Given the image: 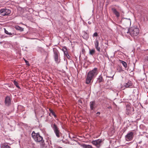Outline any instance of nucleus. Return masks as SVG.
Instances as JSON below:
<instances>
[{
    "label": "nucleus",
    "instance_id": "obj_41",
    "mask_svg": "<svg viewBox=\"0 0 148 148\" xmlns=\"http://www.w3.org/2000/svg\"><path fill=\"white\" fill-rule=\"evenodd\" d=\"M104 44L105 45H108V42H106L105 43H104Z\"/></svg>",
    "mask_w": 148,
    "mask_h": 148
},
{
    "label": "nucleus",
    "instance_id": "obj_8",
    "mask_svg": "<svg viewBox=\"0 0 148 148\" xmlns=\"http://www.w3.org/2000/svg\"><path fill=\"white\" fill-rule=\"evenodd\" d=\"M121 23L123 25L126 26L127 25H130L131 23V21L130 19H127L123 18H122L121 21Z\"/></svg>",
    "mask_w": 148,
    "mask_h": 148
},
{
    "label": "nucleus",
    "instance_id": "obj_43",
    "mask_svg": "<svg viewBox=\"0 0 148 148\" xmlns=\"http://www.w3.org/2000/svg\"><path fill=\"white\" fill-rule=\"evenodd\" d=\"M61 141L63 142V143H65V141L64 140H62Z\"/></svg>",
    "mask_w": 148,
    "mask_h": 148
},
{
    "label": "nucleus",
    "instance_id": "obj_7",
    "mask_svg": "<svg viewBox=\"0 0 148 148\" xmlns=\"http://www.w3.org/2000/svg\"><path fill=\"white\" fill-rule=\"evenodd\" d=\"M102 141V139H98L97 140L92 141L91 143L96 147L99 148L100 147Z\"/></svg>",
    "mask_w": 148,
    "mask_h": 148
},
{
    "label": "nucleus",
    "instance_id": "obj_36",
    "mask_svg": "<svg viewBox=\"0 0 148 148\" xmlns=\"http://www.w3.org/2000/svg\"><path fill=\"white\" fill-rule=\"evenodd\" d=\"M78 102L79 103H80L81 104H82L83 103L81 99L78 100Z\"/></svg>",
    "mask_w": 148,
    "mask_h": 148
},
{
    "label": "nucleus",
    "instance_id": "obj_2",
    "mask_svg": "<svg viewBox=\"0 0 148 148\" xmlns=\"http://www.w3.org/2000/svg\"><path fill=\"white\" fill-rule=\"evenodd\" d=\"M32 137L35 141L40 143L41 146L42 147H45V144L44 140H43L42 137L40 135L39 132L36 133L35 132L33 131L32 133Z\"/></svg>",
    "mask_w": 148,
    "mask_h": 148
},
{
    "label": "nucleus",
    "instance_id": "obj_49",
    "mask_svg": "<svg viewBox=\"0 0 148 148\" xmlns=\"http://www.w3.org/2000/svg\"><path fill=\"white\" fill-rule=\"evenodd\" d=\"M73 138H75V136H73L72 137Z\"/></svg>",
    "mask_w": 148,
    "mask_h": 148
},
{
    "label": "nucleus",
    "instance_id": "obj_45",
    "mask_svg": "<svg viewBox=\"0 0 148 148\" xmlns=\"http://www.w3.org/2000/svg\"><path fill=\"white\" fill-rule=\"evenodd\" d=\"M135 91V92H138V91L136 90H134V91H133V92H134V91Z\"/></svg>",
    "mask_w": 148,
    "mask_h": 148
},
{
    "label": "nucleus",
    "instance_id": "obj_44",
    "mask_svg": "<svg viewBox=\"0 0 148 148\" xmlns=\"http://www.w3.org/2000/svg\"><path fill=\"white\" fill-rule=\"evenodd\" d=\"M108 108L110 109L111 108V107L110 106H109L108 107H107Z\"/></svg>",
    "mask_w": 148,
    "mask_h": 148
},
{
    "label": "nucleus",
    "instance_id": "obj_29",
    "mask_svg": "<svg viewBox=\"0 0 148 148\" xmlns=\"http://www.w3.org/2000/svg\"><path fill=\"white\" fill-rule=\"evenodd\" d=\"M93 37H97V36H98V33L97 32H95L93 35Z\"/></svg>",
    "mask_w": 148,
    "mask_h": 148
},
{
    "label": "nucleus",
    "instance_id": "obj_34",
    "mask_svg": "<svg viewBox=\"0 0 148 148\" xmlns=\"http://www.w3.org/2000/svg\"><path fill=\"white\" fill-rule=\"evenodd\" d=\"M8 34L10 35L14 36V33H10V32H9Z\"/></svg>",
    "mask_w": 148,
    "mask_h": 148
},
{
    "label": "nucleus",
    "instance_id": "obj_1",
    "mask_svg": "<svg viewBox=\"0 0 148 148\" xmlns=\"http://www.w3.org/2000/svg\"><path fill=\"white\" fill-rule=\"evenodd\" d=\"M98 73V71L97 68H95L93 70L90 71L87 74L86 83L89 84L93 81Z\"/></svg>",
    "mask_w": 148,
    "mask_h": 148
},
{
    "label": "nucleus",
    "instance_id": "obj_17",
    "mask_svg": "<svg viewBox=\"0 0 148 148\" xmlns=\"http://www.w3.org/2000/svg\"><path fill=\"white\" fill-rule=\"evenodd\" d=\"M82 33L83 34L82 36L83 38L87 40L89 38V37L88 34L85 31H83Z\"/></svg>",
    "mask_w": 148,
    "mask_h": 148
},
{
    "label": "nucleus",
    "instance_id": "obj_27",
    "mask_svg": "<svg viewBox=\"0 0 148 148\" xmlns=\"http://www.w3.org/2000/svg\"><path fill=\"white\" fill-rule=\"evenodd\" d=\"M2 147L3 148H11L9 146L7 145L5 143H4L2 144Z\"/></svg>",
    "mask_w": 148,
    "mask_h": 148
},
{
    "label": "nucleus",
    "instance_id": "obj_10",
    "mask_svg": "<svg viewBox=\"0 0 148 148\" xmlns=\"http://www.w3.org/2000/svg\"><path fill=\"white\" fill-rule=\"evenodd\" d=\"M134 133L132 132H130L128 133L125 136V138L127 140H131L133 138Z\"/></svg>",
    "mask_w": 148,
    "mask_h": 148
},
{
    "label": "nucleus",
    "instance_id": "obj_15",
    "mask_svg": "<svg viewBox=\"0 0 148 148\" xmlns=\"http://www.w3.org/2000/svg\"><path fill=\"white\" fill-rule=\"evenodd\" d=\"M37 51L38 52H40L41 53H43L45 55H47V56L48 55L47 52L45 51L44 49L41 47H38L37 48Z\"/></svg>",
    "mask_w": 148,
    "mask_h": 148
},
{
    "label": "nucleus",
    "instance_id": "obj_38",
    "mask_svg": "<svg viewBox=\"0 0 148 148\" xmlns=\"http://www.w3.org/2000/svg\"><path fill=\"white\" fill-rule=\"evenodd\" d=\"M49 110L51 113H52L53 112H54L53 110L50 108L49 109Z\"/></svg>",
    "mask_w": 148,
    "mask_h": 148
},
{
    "label": "nucleus",
    "instance_id": "obj_35",
    "mask_svg": "<svg viewBox=\"0 0 148 148\" xmlns=\"http://www.w3.org/2000/svg\"><path fill=\"white\" fill-rule=\"evenodd\" d=\"M100 114V112H97L96 113V116H98Z\"/></svg>",
    "mask_w": 148,
    "mask_h": 148
},
{
    "label": "nucleus",
    "instance_id": "obj_26",
    "mask_svg": "<svg viewBox=\"0 0 148 148\" xmlns=\"http://www.w3.org/2000/svg\"><path fill=\"white\" fill-rule=\"evenodd\" d=\"M95 50L94 49H92L91 50H90L89 53L90 55L93 56L95 54Z\"/></svg>",
    "mask_w": 148,
    "mask_h": 148
},
{
    "label": "nucleus",
    "instance_id": "obj_24",
    "mask_svg": "<svg viewBox=\"0 0 148 148\" xmlns=\"http://www.w3.org/2000/svg\"><path fill=\"white\" fill-rule=\"evenodd\" d=\"M81 146L83 148H92V146L90 145H86L84 144H82L81 145Z\"/></svg>",
    "mask_w": 148,
    "mask_h": 148
},
{
    "label": "nucleus",
    "instance_id": "obj_33",
    "mask_svg": "<svg viewBox=\"0 0 148 148\" xmlns=\"http://www.w3.org/2000/svg\"><path fill=\"white\" fill-rule=\"evenodd\" d=\"M65 56H66L67 58L68 59H70L71 58L70 56L69 55V54L67 55H66Z\"/></svg>",
    "mask_w": 148,
    "mask_h": 148
},
{
    "label": "nucleus",
    "instance_id": "obj_50",
    "mask_svg": "<svg viewBox=\"0 0 148 148\" xmlns=\"http://www.w3.org/2000/svg\"><path fill=\"white\" fill-rule=\"evenodd\" d=\"M147 60L148 61V56L147 57Z\"/></svg>",
    "mask_w": 148,
    "mask_h": 148
},
{
    "label": "nucleus",
    "instance_id": "obj_6",
    "mask_svg": "<svg viewBox=\"0 0 148 148\" xmlns=\"http://www.w3.org/2000/svg\"><path fill=\"white\" fill-rule=\"evenodd\" d=\"M10 10L7 9H2L0 10V14L2 16L9 15L11 13Z\"/></svg>",
    "mask_w": 148,
    "mask_h": 148
},
{
    "label": "nucleus",
    "instance_id": "obj_14",
    "mask_svg": "<svg viewBox=\"0 0 148 148\" xmlns=\"http://www.w3.org/2000/svg\"><path fill=\"white\" fill-rule=\"evenodd\" d=\"M95 103V101H91L90 103V108L91 110H93L96 108Z\"/></svg>",
    "mask_w": 148,
    "mask_h": 148
},
{
    "label": "nucleus",
    "instance_id": "obj_12",
    "mask_svg": "<svg viewBox=\"0 0 148 148\" xmlns=\"http://www.w3.org/2000/svg\"><path fill=\"white\" fill-rule=\"evenodd\" d=\"M11 100L10 97L8 96H6L5 99V104L7 106H9L11 104Z\"/></svg>",
    "mask_w": 148,
    "mask_h": 148
},
{
    "label": "nucleus",
    "instance_id": "obj_3",
    "mask_svg": "<svg viewBox=\"0 0 148 148\" xmlns=\"http://www.w3.org/2000/svg\"><path fill=\"white\" fill-rule=\"evenodd\" d=\"M53 57L56 63L58 64L60 62V54L58 51L55 48H53Z\"/></svg>",
    "mask_w": 148,
    "mask_h": 148
},
{
    "label": "nucleus",
    "instance_id": "obj_31",
    "mask_svg": "<svg viewBox=\"0 0 148 148\" xmlns=\"http://www.w3.org/2000/svg\"><path fill=\"white\" fill-rule=\"evenodd\" d=\"M51 114H52V115L54 116V117H55V118L56 117H57L56 115V114H55V113L54 112H53Z\"/></svg>",
    "mask_w": 148,
    "mask_h": 148
},
{
    "label": "nucleus",
    "instance_id": "obj_37",
    "mask_svg": "<svg viewBox=\"0 0 148 148\" xmlns=\"http://www.w3.org/2000/svg\"><path fill=\"white\" fill-rule=\"evenodd\" d=\"M49 110L51 113H52L53 112H54L53 110L50 108L49 109Z\"/></svg>",
    "mask_w": 148,
    "mask_h": 148
},
{
    "label": "nucleus",
    "instance_id": "obj_42",
    "mask_svg": "<svg viewBox=\"0 0 148 148\" xmlns=\"http://www.w3.org/2000/svg\"><path fill=\"white\" fill-rule=\"evenodd\" d=\"M82 52L84 53V52L85 51V49H82Z\"/></svg>",
    "mask_w": 148,
    "mask_h": 148
},
{
    "label": "nucleus",
    "instance_id": "obj_9",
    "mask_svg": "<svg viewBox=\"0 0 148 148\" xmlns=\"http://www.w3.org/2000/svg\"><path fill=\"white\" fill-rule=\"evenodd\" d=\"M133 111V108L131 107L129 104H127L126 106V114L127 115L131 114Z\"/></svg>",
    "mask_w": 148,
    "mask_h": 148
},
{
    "label": "nucleus",
    "instance_id": "obj_22",
    "mask_svg": "<svg viewBox=\"0 0 148 148\" xmlns=\"http://www.w3.org/2000/svg\"><path fill=\"white\" fill-rule=\"evenodd\" d=\"M62 50L64 52V56H66V55L69 54L66 47H64L62 49Z\"/></svg>",
    "mask_w": 148,
    "mask_h": 148
},
{
    "label": "nucleus",
    "instance_id": "obj_46",
    "mask_svg": "<svg viewBox=\"0 0 148 148\" xmlns=\"http://www.w3.org/2000/svg\"><path fill=\"white\" fill-rule=\"evenodd\" d=\"M142 141H140L138 143H139V144H140V143H142Z\"/></svg>",
    "mask_w": 148,
    "mask_h": 148
},
{
    "label": "nucleus",
    "instance_id": "obj_11",
    "mask_svg": "<svg viewBox=\"0 0 148 148\" xmlns=\"http://www.w3.org/2000/svg\"><path fill=\"white\" fill-rule=\"evenodd\" d=\"M95 47L97 50L99 52L100 51L101 48L99 47V42L96 39L94 42Z\"/></svg>",
    "mask_w": 148,
    "mask_h": 148
},
{
    "label": "nucleus",
    "instance_id": "obj_4",
    "mask_svg": "<svg viewBox=\"0 0 148 148\" xmlns=\"http://www.w3.org/2000/svg\"><path fill=\"white\" fill-rule=\"evenodd\" d=\"M126 29H127V33H130L132 36H136L139 33V30L138 28L134 27L129 29L128 28H126Z\"/></svg>",
    "mask_w": 148,
    "mask_h": 148
},
{
    "label": "nucleus",
    "instance_id": "obj_25",
    "mask_svg": "<svg viewBox=\"0 0 148 148\" xmlns=\"http://www.w3.org/2000/svg\"><path fill=\"white\" fill-rule=\"evenodd\" d=\"M108 45H105L104 47H103V49H101V51H102L105 54H107V53L106 52V49L108 47Z\"/></svg>",
    "mask_w": 148,
    "mask_h": 148
},
{
    "label": "nucleus",
    "instance_id": "obj_39",
    "mask_svg": "<svg viewBox=\"0 0 148 148\" xmlns=\"http://www.w3.org/2000/svg\"><path fill=\"white\" fill-rule=\"evenodd\" d=\"M49 110L51 113H52L53 112H54L53 110L50 108L49 109Z\"/></svg>",
    "mask_w": 148,
    "mask_h": 148
},
{
    "label": "nucleus",
    "instance_id": "obj_48",
    "mask_svg": "<svg viewBox=\"0 0 148 148\" xmlns=\"http://www.w3.org/2000/svg\"><path fill=\"white\" fill-rule=\"evenodd\" d=\"M58 148H62V147H58Z\"/></svg>",
    "mask_w": 148,
    "mask_h": 148
},
{
    "label": "nucleus",
    "instance_id": "obj_23",
    "mask_svg": "<svg viewBox=\"0 0 148 148\" xmlns=\"http://www.w3.org/2000/svg\"><path fill=\"white\" fill-rule=\"evenodd\" d=\"M119 61H120V63L122 64L123 65V66L124 67V68H125V69H126V68L127 67V64L126 62H124L123 61L121 60H119Z\"/></svg>",
    "mask_w": 148,
    "mask_h": 148
},
{
    "label": "nucleus",
    "instance_id": "obj_5",
    "mask_svg": "<svg viewBox=\"0 0 148 148\" xmlns=\"http://www.w3.org/2000/svg\"><path fill=\"white\" fill-rule=\"evenodd\" d=\"M51 126L57 137L59 138L60 137V135L62 134L59 128L55 123L51 124Z\"/></svg>",
    "mask_w": 148,
    "mask_h": 148
},
{
    "label": "nucleus",
    "instance_id": "obj_40",
    "mask_svg": "<svg viewBox=\"0 0 148 148\" xmlns=\"http://www.w3.org/2000/svg\"><path fill=\"white\" fill-rule=\"evenodd\" d=\"M69 137L71 139V140H72L74 141H75V140L74 139L72 140V138L71 137V136H70L69 134Z\"/></svg>",
    "mask_w": 148,
    "mask_h": 148
},
{
    "label": "nucleus",
    "instance_id": "obj_19",
    "mask_svg": "<svg viewBox=\"0 0 148 148\" xmlns=\"http://www.w3.org/2000/svg\"><path fill=\"white\" fill-rule=\"evenodd\" d=\"M112 83L111 82V80L110 79H108L107 81V83L106 84V86L107 88H109L112 86Z\"/></svg>",
    "mask_w": 148,
    "mask_h": 148
},
{
    "label": "nucleus",
    "instance_id": "obj_47",
    "mask_svg": "<svg viewBox=\"0 0 148 148\" xmlns=\"http://www.w3.org/2000/svg\"><path fill=\"white\" fill-rule=\"evenodd\" d=\"M91 22H90L89 21L88 22V23L89 24H91Z\"/></svg>",
    "mask_w": 148,
    "mask_h": 148
},
{
    "label": "nucleus",
    "instance_id": "obj_18",
    "mask_svg": "<svg viewBox=\"0 0 148 148\" xmlns=\"http://www.w3.org/2000/svg\"><path fill=\"white\" fill-rule=\"evenodd\" d=\"M112 11L114 14L118 18L120 16V14L119 12L117 11L116 9L115 8H112Z\"/></svg>",
    "mask_w": 148,
    "mask_h": 148
},
{
    "label": "nucleus",
    "instance_id": "obj_28",
    "mask_svg": "<svg viewBox=\"0 0 148 148\" xmlns=\"http://www.w3.org/2000/svg\"><path fill=\"white\" fill-rule=\"evenodd\" d=\"M13 83H14L15 85L18 88H20V87L18 85V83L16 82L15 80L13 81Z\"/></svg>",
    "mask_w": 148,
    "mask_h": 148
},
{
    "label": "nucleus",
    "instance_id": "obj_20",
    "mask_svg": "<svg viewBox=\"0 0 148 148\" xmlns=\"http://www.w3.org/2000/svg\"><path fill=\"white\" fill-rule=\"evenodd\" d=\"M103 74L104 76H106V77H108L111 78V79L110 80H113L114 79V75H113L112 76H108L107 75V73L105 72H103Z\"/></svg>",
    "mask_w": 148,
    "mask_h": 148
},
{
    "label": "nucleus",
    "instance_id": "obj_13",
    "mask_svg": "<svg viewBox=\"0 0 148 148\" xmlns=\"http://www.w3.org/2000/svg\"><path fill=\"white\" fill-rule=\"evenodd\" d=\"M101 74V75L99 76L97 78V82L99 84L101 82H104V79L103 78V76Z\"/></svg>",
    "mask_w": 148,
    "mask_h": 148
},
{
    "label": "nucleus",
    "instance_id": "obj_32",
    "mask_svg": "<svg viewBox=\"0 0 148 148\" xmlns=\"http://www.w3.org/2000/svg\"><path fill=\"white\" fill-rule=\"evenodd\" d=\"M4 32H5V33L7 34H8L9 32L8 31H7V30H6V29H5V28H4Z\"/></svg>",
    "mask_w": 148,
    "mask_h": 148
},
{
    "label": "nucleus",
    "instance_id": "obj_30",
    "mask_svg": "<svg viewBox=\"0 0 148 148\" xmlns=\"http://www.w3.org/2000/svg\"><path fill=\"white\" fill-rule=\"evenodd\" d=\"M24 60L26 65H27L28 66H29L30 65H29V63L28 61H27V60H25V59H24Z\"/></svg>",
    "mask_w": 148,
    "mask_h": 148
},
{
    "label": "nucleus",
    "instance_id": "obj_21",
    "mask_svg": "<svg viewBox=\"0 0 148 148\" xmlns=\"http://www.w3.org/2000/svg\"><path fill=\"white\" fill-rule=\"evenodd\" d=\"M15 28L16 30L19 31L21 32H23L24 30V28H22L18 25L15 26Z\"/></svg>",
    "mask_w": 148,
    "mask_h": 148
},
{
    "label": "nucleus",
    "instance_id": "obj_16",
    "mask_svg": "<svg viewBox=\"0 0 148 148\" xmlns=\"http://www.w3.org/2000/svg\"><path fill=\"white\" fill-rule=\"evenodd\" d=\"M132 86V83L130 80H129L127 82L125 83L124 86L125 88H130Z\"/></svg>",
    "mask_w": 148,
    "mask_h": 148
}]
</instances>
